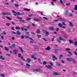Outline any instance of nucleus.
I'll return each mask as SVG.
<instances>
[{
  "label": "nucleus",
  "instance_id": "2",
  "mask_svg": "<svg viewBox=\"0 0 77 77\" xmlns=\"http://www.w3.org/2000/svg\"><path fill=\"white\" fill-rule=\"evenodd\" d=\"M16 18H18V19H20L19 20V22L21 23H26V21H24V20H22L23 18L22 17H17Z\"/></svg>",
  "mask_w": 77,
  "mask_h": 77
},
{
  "label": "nucleus",
  "instance_id": "62",
  "mask_svg": "<svg viewBox=\"0 0 77 77\" xmlns=\"http://www.w3.org/2000/svg\"><path fill=\"white\" fill-rule=\"evenodd\" d=\"M57 65L58 66H60V63H57Z\"/></svg>",
  "mask_w": 77,
  "mask_h": 77
},
{
  "label": "nucleus",
  "instance_id": "57",
  "mask_svg": "<svg viewBox=\"0 0 77 77\" xmlns=\"http://www.w3.org/2000/svg\"><path fill=\"white\" fill-rule=\"evenodd\" d=\"M59 39L60 40H62L63 38H62V37H61L59 36Z\"/></svg>",
  "mask_w": 77,
  "mask_h": 77
},
{
  "label": "nucleus",
  "instance_id": "27",
  "mask_svg": "<svg viewBox=\"0 0 77 77\" xmlns=\"http://www.w3.org/2000/svg\"><path fill=\"white\" fill-rule=\"evenodd\" d=\"M37 36L38 38H41V37H42V36H41V35L37 34Z\"/></svg>",
  "mask_w": 77,
  "mask_h": 77
},
{
  "label": "nucleus",
  "instance_id": "50",
  "mask_svg": "<svg viewBox=\"0 0 77 77\" xmlns=\"http://www.w3.org/2000/svg\"><path fill=\"white\" fill-rule=\"evenodd\" d=\"M11 29L12 30H15V29H14V26H12L11 27Z\"/></svg>",
  "mask_w": 77,
  "mask_h": 77
},
{
  "label": "nucleus",
  "instance_id": "38",
  "mask_svg": "<svg viewBox=\"0 0 77 77\" xmlns=\"http://www.w3.org/2000/svg\"><path fill=\"white\" fill-rule=\"evenodd\" d=\"M2 14L4 15H7V12L4 13V12H3L2 13Z\"/></svg>",
  "mask_w": 77,
  "mask_h": 77
},
{
  "label": "nucleus",
  "instance_id": "37",
  "mask_svg": "<svg viewBox=\"0 0 77 77\" xmlns=\"http://www.w3.org/2000/svg\"><path fill=\"white\" fill-rule=\"evenodd\" d=\"M65 5H66V6H70V5H71V3H69L67 4H66Z\"/></svg>",
  "mask_w": 77,
  "mask_h": 77
},
{
  "label": "nucleus",
  "instance_id": "43",
  "mask_svg": "<svg viewBox=\"0 0 77 77\" xmlns=\"http://www.w3.org/2000/svg\"><path fill=\"white\" fill-rule=\"evenodd\" d=\"M16 29H17V30H18V29H20V28L18 26H17L15 27Z\"/></svg>",
  "mask_w": 77,
  "mask_h": 77
},
{
  "label": "nucleus",
  "instance_id": "29",
  "mask_svg": "<svg viewBox=\"0 0 77 77\" xmlns=\"http://www.w3.org/2000/svg\"><path fill=\"white\" fill-rule=\"evenodd\" d=\"M58 26L60 27H62V26H63V25H62V24H61L60 23L58 24Z\"/></svg>",
  "mask_w": 77,
  "mask_h": 77
},
{
  "label": "nucleus",
  "instance_id": "14",
  "mask_svg": "<svg viewBox=\"0 0 77 77\" xmlns=\"http://www.w3.org/2000/svg\"><path fill=\"white\" fill-rule=\"evenodd\" d=\"M26 61L28 63H30V61H31V60L30 59L28 58L26 59Z\"/></svg>",
  "mask_w": 77,
  "mask_h": 77
},
{
  "label": "nucleus",
  "instance_id": "35",
  "mask_svg": "<svg viewBox=\"0 0 77 77\" xmlns=\"http://www.w3.org/2000/svg\"><path fill=\"white\" fill-rule=\"evenodd\" d=\"M19 48L20 50L22 53H23V49L21 47Z\"/></svg>",
  "mask_w": 77,
  "mask_h": 77
},
{
  "label": "nucleus",
  "instance_id": "52",
  "mask_svg": "<svg viewBox=\"0 0 77 77\" xmlns=\"http://www.w3.org/2000/svg\"><path fill=\"white\" fill-rule=\"evenodd\" d=\"M61 40L59 39H57V41H58V42H60Z\"/></svg>",
  "mask_w": 77,
  "mask_h": 77
},
{
  "label": "nucleus",
  "instance_id": "60",
  "mask_svg": "<svg viewBox=\"0 0 77 77\" xmlns=\"http://www.w3.org/2000/svg\"><path fill=\"white\" fill-rule=\"evenodd\" d=\"M69 16H70V17H71L72 16V13H70L69 14Z\"/></svg>",
  "mask_w": 77,
  "mask_h": 77
},
{
  "label": "nucleus",
  "instance_id": "8",
  "mask_svg": "<svg viewBox=\"0 0 77 77\" xmlns=\"http://www.w3.org/2000/svg\"><path fill=\"white\" fill-rule=\"evenodd\" d=\"M33 20L34 21H42V20L41 19H39L38 18H35L33 19Z\"/></svg>",
  "mask_w": 77,
  "mask_h": 77
},
{
  "label": "nucleus",
  "instance_id": "48",
  "mask_svg": "<svg viewBox=\"0 0 77 77\" xmlns=\"http://www.w3.org/2000/svg\"><path fill=\"white\" fill-rule=\"evenodd\" d=\"M69 41L70 43H73V41L69 40Z\"/></svg>",
  "mask_w": 77,
  "mask_h": 77
},
{
  "label": "nucleus",
  "instance_id": "24",
  "mask_svg": "<svg viewBox=\"0 0 77 77\" xmlns=\"http://www.w3.org/2000/svg\"><path fill=\"white\" fill-rule=\"evenodd\" d=\"M1 34H2V35H7V33H6L5 31H3L2 32V33H1Z\"/></svg>",
  "mask_w": 77,
  "mask_h": 77
},
{
  "label": "nucleus",
  "instance_id": "34",
  "mask_svg": "<svg viewBox=\"0 0 77 77\" xmlns=\"http://www.w3.org/2000/svg\"><path fill=\"white\" fill-rule=\"evenodd\" d=\"M38 61H39V63H41V64H42V62H41V59H40V58H38Z\"/></svg>",
  "mask_w": 77,
  "mask_h": 77
},
{
  "label": "nucleus",
  "instance_id": "30",
  "mask_svg": "<svg viewBox=\"0 0 77 77\" xmlns=\"http://www.w3.org/2000/svg\"><path fill=\"white\" fill-rule=\"evenodd\" d=\"M63 57V55L62 54H61L60 55L59 58L60 59H61V58Z\"/></svg>",
  "mask_w": 77,
  "mask_h": 77
},
{
  "label": "nucleus",
  "instance_id": "42",
  "mask_svg": "<svg viewBox=\"0 0 77 77\" xmlns=\"http://www.w3.org/2000/svg\"><path fill=\"white\" fill-rule=\"evenodd\" d=\"M33 16V15L32 14H31L29 15V17H32Z\"/></svg>",
  "mask_w": 77,
  "mask_h": 77
},
{
  "label": "nucleus",
  "instance_id": "7",
  "mask_svg": "<svg viewBox=\"0 0 77 77\" xmlns=\"http://www.w3.org/2000/svg\"><path fill=\"white\" fill-rule=\"evenodd\" d=\"M21 29L22 31L24 30L25 32H27V31H28V29H27V28H24V27H21Z\"/></svg>",
  "mask_w": 77,
  "mask_h": 77
},
{
  "label": "nucleus",
  "instance_id": "12",
  "mask_svg": "<svg viewBox=\"0 0 77 77\" xmlns=\"http://www.w3.org/2000/svg\"><path fill=\"white\" fill-rule=\"evenodd\" d=\"M69 26L70 27H74V25H73V24H72V22H69Z\"/></svg>",
  "mask_w": 77,
  "mask_h": 77
},
{
  "label": "nucleus",
  "instance_id": "11",
  "mask_svg": "<svg viewBox=\"0 0 77 77\" xmlns=\"http://www.w3.org/2000/svg\"><path fill=\"white\" fill-rule=\"evenodd\" d=\"M13 52L14 54H17L18 53V50L17 49H15L13 50Z\"/></svg>",
  "mask_w": 77,
  "mask_h": 77
},
{
  "label": "nucleus",
  "instance_id": "40",
  "mask_svg": "<svg viewBox=\"0 0 77 77\" xmlns=\"http://www.w3.org/2000/svg\"><path fill=\"white\" fill-rule=\"evenodd\" d=\"M74 45H76L77 46V42H75L74 43Z\"/></svg>",
  "mask_w": 77,
  "mask_h": 77
},
{
  "label": "nucleus",
  "instance_id": "3",
  "mask_svg": "<svg viewBox=\"0 0 77 77\" xmlns=\"http://www.w3.org/2000/svg\"><path fill=\"white\" fill-rule=\"evenodd\" d=\"M12 11L14 16H17V15H21V13L20 12H16L14 10H12Z\"/></svg>",
  "mask_w": 77,
  "mask_h": 77
},
{
  "label": "nucleus",
  "instance_id": "45",
  "mask_svg": "<svg viewBox=\"0 0 77 77\" xmlns=\"http://www.w3.org/2000/svg\"><path fill=\"white\" fill-rule=\"evenodd\" d=\"M6 18L8 19V20H12V19H11L10 17H6Z\"/></svg>",
  "mask_w": 77,
  "mask_h": 77
},
{
  "label": "nucleus",
  "instance_id": "22",
  "mask_svg": "<svg viewBox=\"0 0 77 77\" xmlns=\"http://www.w3.org/2000/svg\"><path fill=\"white\" fill-rule=\"evenodd\" d=\"M0 59H1L3 60H5V58L3 57V56L1 55H0Z\"/></svg>",
  "mask_w": 77,
  "mask_h": 77
},
{
  "label": "nucleus",
  "instance_id": "19",
  "mask_svg": "<svg viewBox=\"0 0 77 77\" xmlns=\"http://www.w3.org/2000/svg\"><path fill=\"white\" fill-rule=\"evenodd\" d=\"M17 35H21V32H20V31L19 30L17 31V32H16Z\"/></svg>",
  "mask_w": 77,
  "mask_h": 77
},
{
  "label": "nucleus",
  "instance_id": "47",
  "mask_svg": "<svg viewBox=\"0 0 77 77\" xmlns=\"http://www.w3.org/2000/svg\"><path fill=\"white\" fill-rule=\"evenodd\" d=\"M6 55L7 56H9V57H10L11 56V54L8 53Z\"/></svg>",
  "mask_w": 77,
  "mask_h": 77
},
{
  "label": "nucleus",
  "instance_id": "23",
  "mask_svg": "<svg viewBox=\"0 0 77 77\" xmlns=\"http://www.w3.org/2000/svg\"><path fill=\"white\" fill-rule=\"evenodd\" d=\"M54 53H57V51H58V49H54Z\"/></svg>",
  "mask_w": 77,
  "mask_h": 77
},
{
  "label": "nucleus",
  "instance_id": "6",
  "mask_svg": "<svg viewBox=\"0 0 77 77\" xmlns=\"http://www.w3.org/2000/svg\"><path fill=\"white\" fill-rule=\"evenodd\" d=\"M58 21H65V20L63 18H58Z\"/></svg>",
  "mask_w": 77,
  "mask_h": 77
},
{
  "label": "nucleus",
  "instance_id": "51",
  "mask_svg": "<svg viewBox=\"0 0 77 77\" xmlns=\"http://www.w3.org/2000/svg\"><path fill=\"white\" fill-rule=\"evenodd\" d=\"M26 20L29 21V20H31V18H28L27 19H26Z\"/></svg>",
  "mask_w": 77,
  "mask_h": 77
},
{
  "label": "nucleus",
  "instance_id": "28",
  "mask_svg": "<svg viewBox=\"0 0 77 77\" xmlns=\"http://www.w3.org/2000/svg\"><path fill=\"white\" fill-rule=\"evenodd\" d=\"M59 21V19H57V20H53V23H55V22H57Z\"/></svg>",
  "mask_w": 77,
  "mask_h": 77
},
{
  "label": "nucleus",
  "instance_id": "56",
  "mask_svg": "<svg viewBox=\"0 0 77 77\" xmlns=\"http://www.w3.org/2000/svg\"><path fill=\"white\" fill-rule=\"evenodd\" d=\"M12 33L13 34H17V32H14V31H13L12 32Z\"/></svg>",
  "mask_w": 77,
  "mask_h": 77
},
{
  "label": "nucleus",
  "instance_id": "36",
  "mask_svg": "<svg viewBox=\"0 0 77 77\" xmlns=\"http://www.w3.org/2000/svg\"><path fill=\"white\" fill-rule=\"evenodd\" d=\"M36 33L38 34L39 33H40V31H39V29H38L36 32Z\"/></svg>",
  "mask_w": 77,
  "mask_h": 77
},
{
  "label": "nucleus",
  "instance_id": "59",
  "mask_svg": "<svg viewBox=\"0 0 77 77\" xmlns=\"http://www.w3.org/2000/svg\"><path fill=\"white\" fill-rule=\"evenodd\" d=\"M26 65L27 66H30V65H29V64H27V63L26 64Z\"/></svg>",
  "mask_w": 77,
  "mask_h": 77
},
{
  "label": "nucleus",
  "instance_id": "32",
  "mask_svg": "<svg viewBox=\"0 0 77 77\" xmlns=\"http://www.w3.org/2000/svg\"><path fill=\"white\" fill-rule=\"evenodd\" d=\"M16 45L15 44H13L12 45V48H15Z\"/></svg>",
  "mask_w": 77,
  "mask_h": 77
},
{
  "label": "nucleus",
  "instance_id": "33",
  "mask_svg": "<svg viewBox=\"0 0 77 77\" xmlns=\"http://www.w3.org/2000/svg\"><path fill=\"white\" fill-rule=\"evenodd\" d=\"M50 49H51L50 47L48 46L46 49V50H50Z\"/></svg>",
  "mask_w": 77,
  "mask_h": 77
},
{
  "label": "nucleus",
  "instance_id": "25",
  "mask_svg": "<svg viewBox=\"0 0 77 77\" xmlns=\"http://www.w3.org/2000/svg\"><path fill=\"white\" fill-rule=\"evenodd\" d=\"M24 10V11H28V12L30 11V9H28L27 8H24L23 9Z\"/></svg>",
  "mask_w": 77,
  "mask_h": 77
},
{
  "label": "nucleus",
  "instance_id": "44",
  "mask_svg": "<svg viewBox=\"0 0 77 77\" xmlns=\"http://www.w3.org/2000/svg\"><path fill=\"white\" fill-rule=\"evenodd\" d=\"M43 65H46L47 64V62L45 61H44L43 62Z\"/></svg>",
  "mask_w": 77,
  "mask_h": 77
},
{
  "label": "nucleus",
  "instance_id": "16",
  "mask_svg": "<svg viewBox=\"0 0 77 77\" xmlns=\"http://www.w3.org/2000/svg\"><path fill=\"white\" fill-rule=\"evenodd\" d=\"M53 74V75H59V74L56 72H54Z\"/></svg>",
  "mask_w": 77,
  "mask_h": 77
},
{
  "label": "nucleus",
  "instance_id": "17",
  "mask_svg": "<svg viewBox=\"0 0 77 77\" xmlns=\"http://www.w3.org/2000/svg\"><path fill=\"white\" fill-rule=\"evenodd\" d=\"M60 3H61V4H62L63 6H65L64 4V3H63V2L62 0H60Z\"/></svg>",
  "mask_w": 77,
  "mask_h": 77
},
{
  "label": "nucleus",
  "instance_id": "10",
  "mask_svg": "<svg viewBox=\"0 0 77 77\" xmlns=\"http://www.w3.org/2000/svg\"><path fill=\"white\" fill-rule=\"evenodd\" d=\"M45 66L47 68H48V69H52V67H51L50 65H48V66L46 65Z\"/></svg>",
  "mask_w": 77,
  "mask_h": 77
},
{
  "label": "nucleus",
  "instance_id": "54",
  "mask_svg": "<svg viewBox=\"0 0 77 77\" xmlns=\"http://www.w3.org/2000/svg\"><path fill=\"white\" fill-rule=\"evenodd\" d=\"M62 24H63V26H66V25L64 22H62Z\"/></svg>",
  "mask_w": 77,
  "mask_h": 77
},
{
  "label": "nucleus",
  "instance_id": "61",
  "mask_svg": "<svg viewBox=\"0 0 77 77\" xmlns=\"http://www.w3.org/2000/svg\"><path fill=\"white\" fill-rule=\"evenodd\" d=\"M75 10H77V5L75 6Z\"/></svg>",
  "mask_w": 77,
  "mask_h": 77
},
{
  "label": "nucleus",
  "instance_id": "4",
  "mask_svg": "<svg viewBox=\"0 0 77 77\" xmlns=\"http://www.w3.org/2000/svg\"><path fill=\"white\" fill-rule=\"evenodd\" d=\"M39 71H41V69L40 68L38 69H35L33 70V72H39Z\"/></svg>",
  "mask_w": 77,
  "mask_h": 77
},
{
  "label": "nucleus",
  "instance_id": "1",
  "mask_svg": "<svg viewBox=\"0 0 77 77\" xmlns=\"http://www.w3.org/2000/svg\"><path fill=\"white\" fill-rule=\"evenodd\" d=\"M66 59L67 61H69V62H72L73 63H75V62H76L74 58L66 57Z\"/></svg>",
  "mask_w": 77,
  "mask_h": 77
},
{
  "label": "nucleus",
  "instance_id": "20",
  "mask_svg": "<svg viewBox=\"0 0 77 77\" xmlns=\"http://www.w3.org/2000/svg\"><path fill=\"white\" fill-rule=\"evenodd\" d=\"M49 30H54V27H49Z\"/></svg>",
  "mask_w": 77,
  "mask_h": 77
},
{
  "label": "nucleus",
  "instance_id": "64",
  "mask_svg": "<svg viewBox=\"0 0 77 77\" xmlns=\"http://www.w3.org/2000/svg\"><path fill=\"white\" fill-rule=\"evenodd\" d=\"M25 14L24 13H21L20 15H24Z\"/></svg>",
  "mask_w": 77,
  "mask_h": 77
},
{
  "label": "nucleus",
  "instance_id": "26",
  "mask_svg": "<svg viewBox=\"0 0 77 77\" xmlns=\"http://www.w3.org/2000/svg\"><path fill=\"white\" fill-rule=\"evenodd\" d=\"M5 50H6L7 51H8V50H9V48L7 46H5Z\"/></svg>",
  "mask_w": 77,
  "mask_h": 77
},
{
  "label": "nucleus",
  "instance_id": "18",
  "mask_svg": "<svg viewBox=\"0 0 77 77\" xmlns=\"http://www.w3.org/2000/svg\"><path fill=\"white\" fill-rule=\"evenodd\" d=\"M33 47L34 49H39V47L38 46H36V45L34 46Z\"/></svg>",
  "mask_w": 77,
  "mask_h": 77
},
{
  "label": "nucleus",
  "instance_id": "15",
  "mask_svg": "<svg viewBox=\"0 0 77 77\" xmlns=\"http://www.w3.org/2000/svg\"><path fill=\"white\" fill-rule=\"evenodd\" d=\"M45 32V34H46V35H49V32L47 31L46 30H43Z\"/></svg>",
  "mask_w": 77,
  "mask_h": 77
},
{
  "label": "nucleus",
  "instance_id": "5",
  "mask_svg": "<svg viewBox=\"0 0 77 77\" xmlns=\"http://www.w3.org/2000/svg\"><path fill=\"white\" fill-rule=\"evenodd\" d=\"M18 57H20V58H21V59H22V60H23V61H26V60H25L23 58V57H21V54L19 53L18 54Z\"/></svg>",
  "mask_w": 77,
  "mask_h": 77
},
{
  "label": "nucleus",
  "instance_id": "58",
  "mask_svg": "<svg viewBox=\"0 0 77 77\" xmlns=\"http://www.w3.org/2000/svg\"><path fill=\"white\" fill-rule=\"evenodd\" d=\"M26 5H28V4H29V1H26Z\"/></svg>",
  "mask_w": 77,
  "mask_h": 77
},
{
  "label": "nucleus",
  "instance_id": "46",
  "mask_svg": "<svg viewBox=\"0 0 77 77\" xmlns=\"http://www.w3.org/2000/svg\"><path fill=\"white\" fill-rule=\"evenodd\" d=\"M0 76H2V77H5V75H4V74H1L0 75Z\"/></svg>",
  "mask_w": 77,
  "mask_h": 77
},
{
  "label": "nucleus",
  "instance_id": "41",
  "mask_svg": "<svg viewBox=\"0 0 77 77\" xmlns=\"http://www.w3.org/2000/svg\"><path fill=\"white\" fill-rule=\"evenodd\" d=\"M6 25L7 26H9V25H11V24L9 23H6Z\"/></svg>",
  "mask_w": 77,
  "mask_h": 77
},
{
  "label": "nucleus",
  "instance_id": "53",
  "mask_svg": "<svg viewBox=\"0 0 77 77\" xmlns=\"http://www.w3.org/2000/svg\"><path fill=\"white\" fill-rule=\"evenodd\" d=\"M7 15H11V14L9 12H7Z\"/></svg>",
  "mask_w": 77,
  "mask_h": 77
},
{
  "label": "nucleus",
  "instance_id": "9",
  "mask_svg": "<svg viewBox=\"0 0 77 77\" xmlns=\"http://www.w3.org/2000/svg\"><path fill=\"white\" fill-rule=\"evenodd\" d=\"M52 57H53L52 60L53 61H55L56 60H57V57H56L54 55Z\"/></svg>",
  "mask_w": 77,
  "mask_h": 77
},
{
  "label": "nucleus",
  "instance_id": "39",
  "mask_svg": "<svg viewBox=\"0 0 77 77\" xmlns=\"http://www.w3.org/2000/svg\"><path fill=\"white\" fill-rule=\"evenodd\" d=\"M43 19H44V20H48V18H47L45 17H43Z\"/></svg>",
  "mask_w": 77,
  "mask_h": 77
},
{
  "label": "nucleus",
  "instance_id": "13",
  "mask_svg": "<svg viewBox=\"0 0 77 77\" xmlns=\"http://www.w3.org/2000/svg\"><path fill=\"white\" fill-rule=\"evenodd\" d=\"M64 15L65 16L68 15V11L67 10H66V11L65 12V13H64Z\"/></svg>",
  "mask_w": 77,
  "mask_h": 77
},
{
  "label": "nucleus",
  "instance_id": "31",
  "mask_svg": "<svg viewBox=\"0 0 77 77\" xmlns=\"http://www.w3.org/2000/svg\"><path fill=\"white\" fill-rule=\"evenodd\" d=\"M14 6L15 7H18L19 6V5L17 3H16L14 4Z\"/></svg>",
  "mask_w": 77,
  "mask_h": 77
},
{
  "label": "nucleus",
  "instance_id": "49",
  "mask_svg": "<svg viewBox=\"0 0 77 77\" xmlns=\"http://www.w3.org/2000/svg\"><path fill=\"white\" fill-rule=\"evenodd\" d=\"M68 52L69 53V54H70V55H71V56L72 55V53H71V52L69 51H68Z\"/></svg>",
  "mask_w": 77,
  "mask_h": 77
},
{
  "label": "nucleus",
  "instance_id": "63",
  "mask_svg": "<svg viewBox=\"0 0 77 77\" xmlns=\"http://www.w3.org/2000/svg\"><path fill=\"white\" fill-rule=\"evenodd\" d=\"M24 35L21 36V38H22V39H24Z\"/></svg>",
  "mask_w": 77,
  "mask_h": 77
},
{
  "label": "nucleus",
  "instance_id": "55",
  "mask_svg": "<svg viewBox=\"0 0 77 77\" xmlns=\"http://www.w3.org/2000/svg\"><path fill=\"white\" fill-rule=\"evenodd\" d=\"M43 38V39H44V40L45 41H47V42L48 41V40H47L46 39H45V38Z\"/></svg>",
  "mask_w": 77,
  "mask_h": 77
},
{
  "label": "nucleus",
  "instance_id": "21",
  "mask_svg": "<svg viewBox=\"0 0 77 77\" xmlns=\"http://www.w3.org/2000/svg\"><path fill=\"white\" fill-rule=\"evenodd\" d=\"M31 57H32V58H33V59H35V60H36V59H37V58H36V57H35V55H32Z\"/></svg>",
  "mask_w": 77,
  "mask_h": 77
}]
</instances>
